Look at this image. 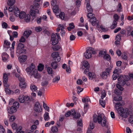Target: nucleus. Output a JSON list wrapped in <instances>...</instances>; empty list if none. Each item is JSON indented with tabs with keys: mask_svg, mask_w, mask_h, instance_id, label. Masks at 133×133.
<instances>
[{
	"mask_svg": "<svg viewBox=\"0 0 133 133\" xmlns=\"http://www.w3.org/2000/svg\"><path fill=\"white\" fill-rule=\"evenodd\" d=\"M8 81V77L7 75L5 74L3 75V82L6 83Z\"/></svg>",
	"mask_w": 133,
	"mask_h": 133,
	"instance_id": "27",
	"label": "nucleus"
},
{
	"mask_svg": "<svg viewBox=\"0 0 133 133\" xmlns=\"http://www.w3.org/2000/svg\"><path fill=\"white\" fill-rule=\"evenodd\" d=\"M34 5L31 6L30 8L31 11H30V15L33 16H35L36 13H38V10L37 9L38 8L34 7Z\"/></svg>",
	"mask_w": 133,
	"mask_h": 133,
	"instance_id": "6",
	"label": "nucleus"
},
{
	"mask_svg": "<svg viewBox=\"0 0 133 133\" xmlns=\"http://www.w3.org/2000/svg\"><path fill=\"white\" fill-rule=\"evenodd\" d=\"M51 130L53 133L57 132L58 131V128L56 126L52 127Z\"/></svg>",
	"mask_w": 133,
	"mask_h": 133,
	"instance_id": "46",
	"label": "nucleus"
},
{
	"mask_svg": "<svg viewBox=\"0 0 133 133\" xmlns=\"http://www.w3.org/2000/svg\"><path fill=\"white\" fill-rule=\"evenodd\" d=\"M129 78L127 76L124 77L122 76H120L118 78V83H120L122 86L124 85L126 83V81L129 80Z\"/></svg>",
	"mask_w": 133,
	"mask_h": 133,
	"instance_id": "4",
	"label": "nucleus"
},
{
	"mask_svg": "<svg viewBox=\"0 0 133 133\" xmlns=\"http://www.w3.org/2000/svg\"><path fill=\"white\" fill-rule=\"evenodd\" d=\"M103 58L104 59L109 60L110 59V55L108 54H106L104 55L103 57Z\"/></svg>",
	"mask_w": 133,
	"mask_h": 133,
	"instance_id": "48",
	"label": "nucleus"
},
{
	"mask_svg": "<svg viewBox=\"0 0 133 133\" xmlns=\"http://www.w3.org/2000/svg\"><path fill=\"white\" fill-rule=\"evenodd\" d=\"M44 91V89L43 88H42L39 91H37L38 95V96H41L43 94Z\"/></svg>",
	"mask_w": 133,
	"mask_h": 133,
	"instance_id": "25",
	"label": "nucleus"
},
{
	"mask_svg": "<svg viewBox=\"0 0 133 133\" xmlns=\"http://www.w3.org/2000/svg\"><path fill=\"white\" fill-rule=\"evenodd\" d=\"M34 110L36 112H39L42 110V107L39 102H36L35 104Z\"/></svg>",
	"mask_w": 133,
	"mask_h": 133,
	"instance_id": "8",
	"label": "nucleus"
},
{
	"mask_svg": "<svg viewBox=\"0 0 133 133\" xmlns=\"http://www.w3.org/2000/svg\"><path fill=\"white\" fill-rule=\"evenodd\" d=\"M49 113L48 112H46L44 114V118L45 120L48 121L50 119L49 115Z\"/></svg>",
	"mask_w": 133,
	"mask_h": 133,
	"instance_id": "30",
	"label": "nucleus"
},
{
	"mask_svg": "<svg viewBox=\"0 0 133 133\" xmlns=\"http://www.w3.org/2000/svg\"><path fill=\"white\" fill-rule=\"evenodd\" d=\"M118 112L119 115L124 118H126L128 117L129 115L128 109L127 108H123L120 109H118Z\"/></svg>",
	"mask_w": 133,
	"mask_h": 133,
	"instance_id": "2",
	"label": "nucleus"
},
{
	"mask_svg": "<svg viewBox=\"0 0 133 133\" xmlns=\"http://www.w3.org/2000/svg\"><path fill=\"white\" fill-rule=\"evenodd\" d=\"M90 100V99L88 98L87 97V98H86L84 97L82 99V101L83 102H85V103H87Z\"/></svg>",
	"mask_w": 133,
	"mask_h": 133,
	"instance_id": "50",
	"label": "nucleus"
},
{
	"mask_svg": "<svg viewBox=\"0 0 133 133\" xmlns=\"http://www.w3.org/2000/svg\"><path fill=\"white\" fill-rule=\"evenodd\" d=\"M77 124L78 126H79L80 127L83 126L82 120L81 119L78 120L77 121Z\"/></svg>",
	"mask_w": 133,
	"mask_h": 133,
	"instance_id": "52",
	"label": "nucleus"
},
{
	"mask_svg": "<svg viewBox=\"0 0 133 133\" xmlns=\"http://www.w3.org/2000/svg\"><path fill=\"white\" fill-rule=\"evenodd\" d=\"M48 83L47 81H43L41 83V85L42 86H46L48 85Z\"/></svg>",
	"mask_w": 133,
	"mask_h": 133,
	"instance_id": "62",
	"label": "nucleus"
},
{
	"mask_svg": "<svg viewBox=\"0 0 133 133\" xmlns=\"http://www.w3.org/2000/svg\"><path fill=\"white\" fill-rule=\"evenodd\" d=\"M43 107L45 109L49 111V107L47 106L46 104H45L44 102H43Z\"/></svg>",
	"mask_w": 133,
	"mask_h": 133,
	"instance_id": "60",
	"label": "nucleus"
},
{
	"mask_svg": "<svg viewBox=\"0 0 133 133\" xmlns=\"http://www.w3.org/2000/svg\"><path fill=\"white\" fill-rule=\"evenodd\" d=\"M124 104V103L123 101L120 102H118L115 103V107L117 111L118 109H120L122 107H120L122 106Z\"/></svg>",
	"mask_w": 133,
	"mask_h": 133,
	"instance_id": "11",
	"label": "nucleus"
},
{
	"mask_svg": "<svg viewBox=\"0 0 133 133\" xmlns=\"http://www.w3.org/2000/svg\"><path fill=\"white\" fill-rule=\"evenodd\" d=\"M56 39V36L54 34H52L51 35V40L52 41V44L53 45H55L57 44L58 42V39L56 41V42H55L54 40Z\"/></svg>",
	"mask_w": 133,
	"mask_h": 133,
	"instance_id": "13",
	"label": "nucleus"
},
{
	"mask_svg": "<svg viewBox=\"0 0 133 133\" xmlns=\"http://www.w3.org/2000/svg\"><path fill=\"white\" fill-rule=\"evenodd\" d=\"M51 56L53 60L56 62H59L61 60L59 53L57 52H53L51 54Z\"/></svg>",
	"mask_w": 133,
	"mask_h": 133,
	"instance_id": "5",
	"label": "nucleus"
},
{
	"mask_svg": "<svg viewBox=\"0 0 133 133\" xmlns=\"http://www.w3.org/2000/svg\"><path fill=\"white\" fill-rule=\"evenodd\" d=\"M88 38L91 44H92L95 41L94 37L92 35H90Z\"/></svg>",
	"mask_w": 133,
	"mask_h": 133,
	"instance_id": "17",
	"label": "nucleus"
},
{
	"mask_svg": "<svg viewBox=\"0 0 133 133\" xmlns=\"http://www.w3.org/2000/svg\"><path fill=\"white\" fill-rule=\"evenodd\" d=\"M55 2L53 1L51 3V4L53 7L52 8L53 12L55 14L56 16H58L59 14L61 12V10L59 8L57 5H55Z\"/></svg>",
	"mask_w": 133,
	"mask_h": 133,
	"instance_id": "3",
	"label": "nucleus"
},
{
	"mask_svg": "<svg viewBox=\"0 0 133 133\" xmlns=\"http://www.w3.org/2000/svg\"><path fill=\"white\" fill-rule=\"evenodd\" d=\"M14 107L18 108L19 107V104L18 102H15L13 104V106H12Z\"/></svg>",
	"mask_w": 133,
	"mask_h": 133,
	"instance_id": "43",
	"label": "nucleus"
},
{
	"mask_svg": "<svg viewBox=\"0 0 133 133\" xmlns=\"http://www.w3.org/2000/svg\"><path fill=\"white\" fill-rule=\"evenodd\" d=\"M106 53L105 51H101L99 52V56H102L103 55H104L106 54Z\"/></svg>",
	"mask_w": 133,
	"mask_h": 133,
	"instance_id": "61",
	"label": "nucleus"
},
{
	"mask_svg": "<svg viewBox=\"0 0 133 133\" xmlns=\"http://www.w3.org/2000/svg\"><path fill=\"white\" fill-rule=\"evenodd\" d=\"M30 15L29 14H27L24 17V19L25 21L26 22H28L30 21Z\"/></svg>",
	"mask_w": 133,
	"mask_h": 133,
	"instance_id": "36",
	"label": "nucleus"
},
{
	"mask_svg": "<svg viewBox=\"0 0 133 133\" xmlns=\"http://www.w3.org/2000/svg\"><path fill=\"white\" fill-rule=\"evenodd\" d=\"M30 90L32 91H35L37 89V87L35 85L33 84L30 85Z\"/></svg>",
	"mask_w": 133,
	"mask_h": 133,
	"instance_id": "22",
	"label": "nucleus"
},
{
	"mask_svg": "<svg viewBox=\"0 0 133 133\" xmlns=\"http://www.w3.org/2000/svg\"><path fill=\"white\" fill-rule=\"evenodd\" d=\"M14 12L15 16L16 17L18 16V15L20 13L18 8L15 7L14 8Z\"/></svg>",
	"mask_w": 133,
	"mask_h": 133,
	"instance_id": "19",
	"label": "nucleus"
},
{
	"mask_svg": "<svg viewBox=\"0 0 133 133\" xmlns=\"http://www.w3.org/2000/svg\"><path fill=\"white\" fill-rule=\"evenodd\" d=\"M52 48L54 51H57L61 48V47L60 45H57L52 47Z\"/></svg>",
	"mask_w": 133,
	"mask_h": 133,
	"instance_id": "38",
	"label": "nucleus"
},
{
	"mask_svg": "<svg viewBox=\"0 0 133 133\" xmlns=\"http://www.w3.org/2000/svg\"><path fill=\"white\" fill-rule=\"evenodd\" d=\"M15 116L12 115L10 117L9 121L10 122H12L15 119Z\"/></svg>",
	"mask_w": 133,
	"mask_h": 133,
	"instance_id": "58",
	"label": "nucleus"
},
{
	"mask_svg": "<svg viewBox=\"0 0 133 133\" xmlns=\"http://www.w3.org/2000/svg\"><path fill=\"white\" fill-rule=\"evenodd\" d=\"M117 11L118 12H120L122 11V6L121 3H119L118 5L117 6Z\"/></svg>",
	"mask_w": 133,
	"mask_h": 133,
	"instance_id": "49",
	"label": "nucleus"
},
{
	"mask_svg": "<svg viewBox=\"0 0 133 133\" xmlns=\"http://www.w3.org/2000/svg\"><path fill=\"white\" fill-rule=\"evenodd\" d=\"M24 102L25 104H27L29 103L30 101V98L28 96H24Z\"/></svg>",
	"mask_w": 133,
	"mask_h": 133,
	"instance_id": "20",
	"label": "nucleus"
},
{
	"mask_svg": "<svg viewBox=\"0 0 133 133\" xmlns=\"http://www.w3.org/2000/svg\"><path fill=\"white\" fill-rule=\"evenodd\" d=\"M41 0H35L33 2V5H34V7L36 8H38L40 6L39 3Z\"/></svg>",
	"mask_w": 133,
	"mask_h": 133,
	"instance_id": "15",
	"label": "nucleus"
},
{
	"mask_svg": "<svg viewBox=\"0 0 133 133\" xmlns=\"http://www.w3.org/2000/svg\"><path fill=\"white\" fill-rule=\"evenodd\" d=\"M113 17L114 18V21H115L116 22L118 21L119 18L117 14H115L114 16Z\"/></svg>",
	"mask_w": 133,
	"mask_h": 133,
	"instance_id": "55",
	"label": "nucleus"
},
{
	"mask_svg": "<svg viewBox=\"0 0 133 133\" xmlns=\"http://www.w3.org/2000/svg\"><path fill=\"white\" fill-rule=\"evenodd\" d=\"M26 13L22 11L19 13L18 16L20 19H23L26 16Z\"/></svg>",
	"mask_w": 133,
	"mask_h": 133,
	"instance_id": "24",
	"label": "nucleus"
},
{
	"mask_svg": "<svg viewBox=\"0 0 133 133\" xmlns=\"http://www.w3.org/2000/svg\"><path fill=\"white\" fill-rule=\"evenodd\" d=\"M58 16H59L60 18H61L62 19H64V18L65 14L63 12H61L59 14Z\"/></svg>",
	"mask_w": 133,
	"mask_h": 133,
	"instance_id": "41",
	"label": "nucleus"
},
{
	"mask_svg": "<svg viewBox=\"0 0 133 133\" xmlns=\"http://www.w3.org/2000/svg\"><path fill=\"white\" fill-rule=\"evenodd\" d=\"M108 75H107L106 72L104 71L102 72V74L101 75V76L103 79H106Z\"/></svg>",
	"mask_w": 133,
	"mask_h": 133,
	"instance_id": "23",
	"label": "nucleus"
},
{
	"mask_svg": "<svg viewBox=\"0 0 133 133\" xmlns=\"http://www.w3.org/2000/svg\"><path fill=\"white\" fill-rule=\"evenodd\" d=\"M112 65L110 67H109L106 69L105 72H106L107 75H109L110 74L112 68Z\"/></svg>",
	"mask_w": 133,
	"mask_h": 133,
	"instance_id": "28",
	"label": "nucleus"
},
{
	"mask_svg": "<svg viewBox=\"0 0 133 133\" xmlns=\"http://www.w3.org/2000/svg\"><path fill=\"white\" fill-rule=\"evenodd\" d=\"M93 121L95 123L98 122L99 124H101L102 126H105L106 128L108 127V125L106 124L107 121L106 117L104 116L103 114H98V116L96 114H94L93 117Z\"/></svg>",
	"mask_w": 133,
	"mask_h": 133,
	"instance_id": "1",
	"label": "nucleus"
},
{
	"mask_svg": "<svg viewBox=\"0 0 133 133\" xmlns=\"http://www.w3.org/2000/svg\"><path fill=\"white\" fill-rule=\"evenodd\" d=\"M122 97L121 96H119L118 97H115L114 98V100L116 101L119 102L122 100Z\"/></svg>",
	"mask_w": 133,
	"mask_h": 133,
	"instance_id": "37",
	"label": "nucleus"
},
{
	"mask_svg": "<svg viewBox=\"0 0 133 133\" xmlns=\"http://www.w3.org/2000/svg\"><path fill=\"white\" fill-rule=\"evenodd\" d=\"M32 32L31 30H27L25 31L23 34V36L27 38L31 34Z\"/></svg>",
	"mask_w": 133,
	"mask_h": 133,
	"instance_id": "14",
	"label": "nucleus"
},
{
	"mask_svg": "<svg viewBox=\"0 0 133 133\" xmlns=\"http://www.w3.org/2000/svg\"><path fill=\"white\" fill-rule=\"evenodd\" d=\"M44 65L40 64L38 66V70L40 71H42L43 69Z\"/></svg>",
	"mask_w": 133,
	"mask_h": 133,
	"instance_id": "42",
	"label": "nucleus"
},
{
	"mask_svg": "<svg viewBox=\"0 0 133 133\" xmlns=\"http://www.w3.org/2000/svg\"><path fill=\"white\" fill-rule=\"evenodd\" d=\"M47 71L49 74H52V70L51 67H48Z\"/></svg>",
	"mask_w": 133,
	"mask_h": 133,
	"instance_id": "56",
	"label": "nucleus"
},
{
	"mask_svg": "<svg viewBox=\"0 0 133 133\" xmlns=\"http://www.w3.org/2000/svg\"><path fill=\"white\" fill-rule=\"evenodd\" d=\"M34 77L35 78L37 79L40 78L41 77L40 75L38 73V71L36 72Z\"/></svg>",
	"mask_w": 133,
	"mask_h": 133,
	"instance_id": "53",
	"label": "nucleus"
},
{
	"mask_svg": "<svg viewBox=\"0 0 133 133\" xmlns=\"http://www.w3.org/2000/svg\"><path fill=\"white\" fill-rule=\"evenodd\" d=\"M18 99L20 103H24V96L23 97L21 96H19L18 97Z\"/></svg>",
	"mask_w": 133,
	"mask_h": 133,
	"instance_id": "33",
	"label": "nucleus"
},
{
	"mask_svg": "<svg viewBox=\"0 0 133 133\" xmlns=\"http://www.w3.org/2000/svg\"><path fill=\"white\" fill-rule=\"evenodd\" d=\"M15 2V0H9L8 2V4L9 5L12 6L14 4Z\"/></svg>",
	"mask_w": 133,
	"mask_h": 133,
	"instance_id": "39",
	"label": "nucleus"
},
{
	"mask_svg": "<svg viewBox=\"0 0 133 133\" xmlns=\"http://www.w3.org/2000/svg\"><path fill=\"white\" fill-rule=\"evenodd\" d=\"M8 56V55L6 53H4L3 54L2 56L3 60L4 62L6 61L7 59V58Z\"/></svg>",
	"mask_w": 133,
	"mask_h": 133,
	"instance_id": "31",
	"label": "nucleus"
},
{
	"mask_svg": "<svg viewBox=\"0 0 133 133\" xmlns=\"http://www.w3.org/2000/svg\"><path fill=\"white\" fill-rule=\"evenodd\" d=\"M83 65L86 68H89L90 66L88 62L87 61H84L83 63Z\"/></svg>",
	"mask_w": 133,
	"mask_h": 133,
	"instance_id": "35",
	"label": "nucleus"
},
{
	"mask_svg": "<svg viewBox=\"0 0 133 133\" xmlns=\"http://www.w3.org/2000/svg\"><path fill=\"white\" fill-rule=\"evenodd\" d=\"M93 17V18H90L89 20V21L91 22L93 26H98L99 24V22L97 20L96 18L95 17Z\"/></svg>",
	"mask_w": 133,
	"mask_h": 133,
	"instance_id": "7",
	"label": "nucleus"
},
{
	"mask_svg": "<svg viewBox=\"0 0 133 133\" xmlns=\"http://www.w3.org/2000/svg\"><path fill=\"white\" fill-rule=\"evenodd\" d=\"M129 121L130 123L133 124V115L130 116Z\"/></svg>",
	"mask_w": 133,
	"mask_h": 133,
	"instance_id": "64",
	"label": "nucleus"
},
{
	"mask_svg": "<svg viewBox=\"0 0 133 133\" xmlns=\"http://www.w3.org/2000/svg\"><path fill=\"white\" fill-rule=\"evenodd\" d=\"M117 26V22L115 21H114L110 27V28L111 29H113L115 28Z\"/></svg>",
	"mask_w": 133,
	"mask_h": 133,
	"instance_id": "29",
	"label": "nucleus"
},
{
	"mask_svg": "<svg viewBox=\"0 0 133 133\" xmlns=\"http://www.w3.org/2000/svg\"><path fill=\"white\" fill-rule=\"evenodd\" d=\"M35 66L33 63H31V65L26 69V71L29 75L32 72L35 68Z\"/></svg>",
	"mask_w": 133,
	"mask_h": 133,
	"instance_id": "10",
	"label": "nucleus"
},
{
	"mask_svg": "<svg viewBox=\"0 0 133 133\" xmlns=\"http://www.w3.org/2000/svg\"><path fill=\"white\" fill-rule=\"evenodd\" d=\"M69 26L67 28V29L69 31H70L71 29H73L75 28V26L73 23H70L69 24Z\"/></svg>",
	"mask_w": 133,
	"mask_h": 133,
	"instance_id": "34",
	"label": "nucleus"
},
{
	"mask_svg": "<svg viewBox=\"0 0 133 133\" xmlns=\"http://www.w3.org/2000/svg\"><path fill=\"white\" fill-rule=\"evenodd\" d=\"M24 46L23 44L21 43H19L18 44L17 47V49L18 50H21L23 48H24Z\"/></svg>",
	"mask_w": 133,
	"mask_h": 133,
	"instance_id": "32",
	"label": "nucleus"
},
{
	"mask_svg": "<svg viewBox=\"0 0 133 133\" xmlns=\"http://www.w3.org/2000/svg\"><path fill=\"white\" fill-rule=\"evenodd\" d=\"M19 61L21 63H23L27 59V56L25 55L20 56L18 57Z\"/></svg>",
	"mask_w": 133,
	"mask_h": 133,
	"instance_id": "12",
	"label": "nucleus"
},
{
	"mask_svg": "<svg viewBox=\"0 0 133 133\" xmlns=\"http://www.w3.org/2000/svg\"><path fill=\"white\" fill-rule=\"evenodd\" d=\"M74 116V118L77 119L79 118L80 117L81 114L77 112L76 115H75V116Z\"/></svg>",
	"mask_w": 133,
	"mask_h": 133,
	"instance_id": "47",
	"label": "nucleus"
},
{
	"mask_svg": "<svg viewBox=\"0 0 133 133\" xmlns=\"http://www.w3.org/2000/svg\"><path fill=\"white\" fill-rule=\"evenodd\" d=\"M121 35L120 34H119L117 35L116 36V40L120 41L121 40Z\"/></svg>",
	"mask_w": 133,
	"mask_h": 133,
	"instance_id": "63",
	"label": "nucleus"
},
{
	"mask_svg": "<svg viewBox=\"0 0 133 133\" xmlns=\"http://www.w3.org/2000/svg\"><path fill=\"white\" fill-rule=\"evenodd\" d=\"M88 76H89V78L90 79L92 80L93 78H94V76L93 75L92 76V74L91 72H89V73H88Z\"/></svg>",
	"mask_w": 133,
	"mask_h": 133,
	"instance_id": "51",
	"label": "nucleus"
},
{
	"mask_svg": "<svg viewBox=\"0 0 133 133\" xmlns=\"http://www.w3.org/2000/svg\"><path fill=\"white\" fill-rule=\"evenodd\" d=\"M87 8L88 12H92V9L90 6L89 3L88 2L87 4Z\"/></svg>",
	"mask_w": 133,
	"mask_h": 133,
	"instance_id": "21",
	"label": "nucleus"
},
{
	"mask_svg": "<svg viewBox=\"0 0 133 133\" xmlns=\"http://www.w3.org/2000/svg\"><path fill=\"white\" fill-rule=\"evenodd\" d=\"M58 62H53L51 64V66L54 69H56L58 67V65L57 63Z\"/></svg>",
	"mask_w": 133,
	"mask_h": 133,
	"instance_id": "18",
	"label": "nucleus"
},
{
	"mask_svg": "<svg viewBox=\"0 0 133 133\" xmlns=\"http://www.w3.org/2000/svg\"><path fill=\"white\" fill-rule=\"evenodd\" d=\"M89 13L88 14L87 17L89 18H93V17H95V15L93 14L92 12H88Z\"/></svg>",
	"mask_w": 133,
	"mask_h": 133,
	"instance_id": "44",
	"label": "nucleus"
},
{
	"mask_svg": "<svg viewBox=\"0 0 133 133\" xmlns=\"http://www.w3.org/2000/svg\"><path fill=\"white\" fill-rule=\"evenodd\" d=\"M35 30L37 32H39L41 31L42 30L41 27L40 26L36 27L35 28Z\"/></svg>",
	"mask_w": 133,
	"mask_h": 133,
	"instance_id": "59",
	"label": "nucleus"
},
{
	"mask_svg": "<svg viewBox=\"0 0 133 133\" xmlns=\"http://www.w3.org/2000/svg\"><path fill=\"white\" fill-rule=\"evenodd\" d=\"M99 103L102 106L103 108H104L105 105V101L102 100H101L100 99L99 100Z\"/></svg>",
	"mask_w": 133,
	"mask_h": 133,
	"instance_id": "57",
	"label": "nucleus"
},
{
	"mask_svg": "<svg viewBox=\"0 0 133 133\" xmlns=\"http://www.w3.org/2000/svg\"><path fill=\"white\" fill-rule=\"evenodd\" d=\"M7 111L8 113L11 114L16 111L17 109L12 106L11 107L10 109H8Z\"/></svg>",
	"mask_w": 133,
	"mask_h": 133,
	"instance_id": "16",
	"label": "nucleus"
},
{
	"mask_svg": "<svg viewBox=\"0 0 133 133\" xmlns=\"http://www.w3.org/2000/svg\"><path fill=\"white\" fill-rule=\"evenodd\" d=\"M19 86L21 88H25L26 87V85L24 81L22 82H20L19 83Z\"/></svg>",
	"mask_w": 133,
	"mask_h": 133,
	"instance_id": "40",
	"label": "nucleus"
},
{
	"mask_svg": "<svg viewBox=\"0 0 133 133\" xmlns=\"http://www.w3.org/2000/svg\"><path fill=\"white\" fill-rule=\"evenodd\" d=\"M122 91L119 89H116L115 90V92L117 95H121L122 93Z\"/></svg>",
	"mask_w": 133,
	"mask_h": 133,
	"instance_id": "45",
	"label": "nucleus"
},
{
	"mask_svg": "<svg viewBox=\"0 0 133 133\" xmlns=\"http://www.w3.org/2000/svg\"><path fill=\"white\" fill-rule=\"evenodd\" d=\"M91 47H89L88 49L86 51V52L84 53V56L86 58L89 59L91 57L92 55L91 54Z\"/></svg>",
	"mask_w": 133,
	"mask_h": 133,
	"instance_id": "9",
	"label": "nucleus"
},
{
	"mask_svg": "<svg viewBox=\"0 0 133 133\" xmlns=\"http://www.w3.org/2000/svg\"><path fill=\"white\" fill-rule=\"evenodd\" d=\"M77 92L78 94L81 92L83 90V89L82 88L79 86H78L77 87Z\"/></svg>",
	"mask_w": 133,
	"mask_h": 133,
	"instance_id": "54",
	"label": "nucleus"
},
{
	"mask_svg": "<svg viewBox=\"0 0 133 133\" xmlns=\"http://www.w3.org/2000/svg\"><path fill=\"white\" fill-rule=\"evenodd\" d=\"M60 78L59 75H57L53 79L52 82L54 83H57L60 80Z\"/></svg>",
	"mask_w": 133,
	"mask_h": 133,
	"instance_id": "26",
	"label": "nucleus"
}]
</instances>
